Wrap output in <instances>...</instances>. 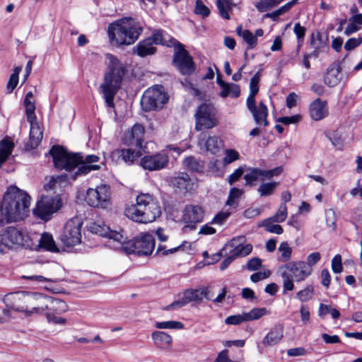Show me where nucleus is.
Masks as SVG:
<instances>
[{"instance_id": "1", "label": "nucleus", "mask_w": 362, "mask_h": 362, "mask_svg": "<svg viewBox=\"0 0 362 362\" xmlns=\"http://www.w3.org/2000/svg\"><path fill=\"white\" fill-rule=\"evenodd\" d=\"M56 168L71 172L77 168V170L72 175L73 179L86 175L93 170H99L100 164H95L100 160L96 155L83 156L81 153H69L61 146H54L49 151Z\"/></svg>"}, {"instance_id": "2", "label": "nucleus", "mask_w": 362, "mask_h": 362, "mask_svg": "<svg viewBox=\"0 0 362 362\" xmlns=\"http://www.w3.org/2000/svg\"><path fill=\"white\" fill-rule=\"evenodd\" d=\"M25 302L34 305L31 310L21 306L16 308V310L24 313L27 316H30L34 313H45L48 322L54 325L66 324V320L58 316L68 310V305L65 301L40 293H32L28 295Z\"/></svg>"}, {"instance_id": "3", "label": "nucleus", "mask_w": 362, "mask_h": 362, "mask_svg": "<svg viewBox=\"0 0 362 362\" xmlns=\"http://www.w3.org/2000/svg\"><path fill=\"white\" fill-rule=\"evenodd\" d=\"M30 204V197L27 192L16 186H9L2 201V213L8 222H16L28 215Z\"/></svg>"}, {"instance_id": "4", "label": "nucleus", "mask_w": 362, "mask_h": 362, "mask_svg": "<svg viewBox=\"0 0 362 362\" xmlns=\"http://www.w3.org/2000/svg\"><path fill=\"white\" fill-rule=\"evenodd\" d=\"M107 70L100 88L104 95L107 105L114 107V98L120 89L124 76L127 72L126 65L112 54H107Z\"/></svg>"}, {"instance_id": "5", "label": "nucleus", "mask_w": 362, "mask_h": 362, "mask_svg": "<svg viewBox=\"0 0 362 362\" xmlns=\"http://www.w3.org/2000/svg\"><path fill=\"white\" fill-rule=\"evenodd\" d=\"M124 214L134 222L148 223L154 221L160 216L161 209L151 194L141 193L136 196L135 204L125 207Z\"/></svg>"}, {"instance_id": "6", "label": "nucleus", "mask_w": 362, "mask_h": 362, "mask_svg": "<svg viewBox=\"0 0 362 362\" xmlns=\"http://www.w3.org/2000/svg\"><path fill=\"white\" fill-rule=\"evenodd\" d=\"M110 40L117 45L134 43L143 32L141 23L133 18H123L108 25Z\"/></svg>"}, {"instance_id": "7", "label": "nucleus", "mask_w": 362, "mask_h": 362, "mask_svg": "<svg viewBox=\"0 0 362 362\" xmlns=\"http://www.w3.org/2000/svg\"><path fill=\"white\" fill-rule=\"evenodd\" d=\"M278 272L283 278V292L285 293L294 289L293 281H302L310 276L313 269L304 261H296L279 267Z\"/></svg>"}, {"instance_id": "8", "label": "nucleus", "mask_w": 362, "mask_h": 362, "mask_svg": "<svg viewBox=\"0 0 362 362\" xmlns=\"http://www.w3.org/2000/svg\"><path fill=\"white\" fill-rule=\"evenodd\" d=\"M260 80L259 72H257L250 79V94L246 100V105L249 111L252 113L255 123L257 125L263 124L267 127L269 122L267 119L268 108L262 102L259 103L258 106L255 103V96L259 92V82Z\"/></svg>"}, {"instance_id": "9", "label": "nucleus", "mask_w": 362, "mask_h": 362, "mask_svg": "<svg viewBox=\"0 0 362 362\" xmlns=\"http://www.w3.org/2000/svg\"><path fill=\"white\" fill-rule=\"evenodd\" d=\"M168 101V95L162 86L148 88L141 99V106L144 111H158L161 110Z\"/></svg>"}, {"instance_id": "10", "label": "nucleus", "mask_w": 362, "mask_h": 362, "mask_svg": "<svg viewBox=\"0 0 362 362\" xmlns=\"http://www.w3.org/2000/svg\"><path fill=\"white\" fill-rule=\"evenodd\" d=\"M155 247V239L151 234H141L127 242L124 246L125 253L134 254L138 256L150 255Z\"/></svg>"}, {"instance_id": "11", "label": "nucleus", "mask_w": 362, "mask_h": 362, "mask_svg": "<svg viewBox=\"0 0 362 362\" xmlns=\"http://www.w3.org/2000/svg\"><path fill=\"white\" fill-rule=\"evenodd\" d=\"M61 206L62 199L59 194L55 196L42 195L33 209V214L40 219L47 221Z\"/></svg>"}, {"instance_id": "12", "label": "nucleus", "mask_w": 362, "mask_h": 362, "mask_svg": "<svg viewBox=\"0 0 362 362\" xmlns=\"http://www.w3.org/2000/svg\"><path fill=\"white\" fill-rule=\"evenodd\" d=\"M110 188L107 185H100L95 188H88L85 201L94 208L107 209L110 205Z\"/></svg>"}, {"instance_id": "13", "label": "nucleus", "mask_w": 362, "mask_h": 362, "mask_svg": "<svg viewBox=\"0 0 362 362\" xmlns=\"http://www.w3.org/2000/svg\"><path fill=\"white\" fill-rule=\"evenodd\" d=\"M195 129L198 132L212 129L217 124L216 110L213 105L204 103L197 108Z\"/></svg>"}, {"instance_id": "14", "label": "nucleus", "mask_w": 362, "mask_h": 362, "mask_svg": "<svg viewBox=\"0 0 362 362\" xmlns=\"http://www.w3.org/2000/svg\"><path fill=\"white\" fill-rule=\"evenodd\" d=\"M30 242L28 235L15 227H8L4 233L0 234V246L4 245L8 248L18 246L25 248L30 247Z\"/></svg>"}, {"instance_id": "15", "label": "nucleus", "mask_w": 362, "mask_h": 362, "mask_svg": "<svg viewBox=\"0 0 362 362\" xmlns=\"http://www.w3.org/2000/svg\"><path fill=\"white\" fill-rule=\"evenodd\" d=\"M245 242V237L240 235L233 238L226 247L230 246L233 248L229 256L225 258L220 264V269L225 270L228 265L236 258L248 255L252 250V246L250 244L243 245Z\"/></svg>"}, {"instance_id": "16", "label": "nucleus", "mask_w": 362, "mask_h": 362, "mask_svg": "<svg viewBox=\"0 0 362 362\" xmlns=\"http://www.w3.org/2000/svg\"><path fill=\"white\" fill-rule=\"evenodd\" d=\"M203 298L211 300V294L209 287L199 289H187L183 293V296L167 305L164 310H169L182 308L190 302L201 303Z\"/></svg>"}, {"instance_id": "17", "label": "nucleus", "mask_w": 362, "mask_h": 362, "mask_svg": "<svg viewBox=\"0 0 362 362\" xmlns=\"http://www.w3.org/2000/svg\"><path fill=\"white\" fill-rule=\"evenodd\" d=\"M83 223L77 218L68 221L61 237L63 243L67 247L74 246L81 243V228Z\"/></svg>"}, {"instance_id": "18", "label": "nucleus", "mask_w": 362, "mask_h": 362, "mask_svg": "<svg viewBox=\"0 0 362 362\" xmlns=\"http://www.w3.org/2000/svg\"><path fill=\"white\" fill-rule=\"evenodd\" d=\"M180 49L175 52L173 64L182 75H190L195 70V65L189 52L180 45Z\"/></svg>"}, {"instance_id": "19", "label": "nucleus", "mask_w": 362, "mask_h": 362, "mask_svg": "<svg viewBox=\"0 0 362 362\" xmlns=\"http://www.w3.org/2000/svg\"><path fill=\"white\" fill-rule=\"evenodd\" d=\"M168 155L165 151L153 155H147L141 158L140 164L142 168L149 171L160 170L168 165Z\"/></svg>"}, {"instance_id": "20", "label": "nucleus", "mask_w": 362, "mask_h": 362, "mask_svg": "<svg viewBox=\"0 0 362 362\" xmlns=\"http://www.w3.org/2000/svg\"><path fill=\"white\" fill-rule=\"evenodd\" d=\"M204 216V212L201 206L193 204L187 205L183 211L182 219L188 224L184 226L183 230L185 231L187 228L190 230H195L196 223L202 221Z\"/></svg>"}, {"instance_id": "21", "label": "nucleus", "mask_w": 362, "mask_h": 362, "mask_svg": "<svg viewBox=\"0 0 362 362\" xmlns=\"http://www.w3.org/2000/svg\"><path fill=\"white\" fill-rule=\"evenodd\" d=\"M145 128L141 124H135L131 130L125 132L123 136V142L127 146H134L138 148H142Z\"/></svg>"}, {"instance_id": "22", "label": "nucleus", "mask_w": 362, "mask_h": 362, "mask_svg": "<svg viewBox=\"0 0 362 362\" xmlns=\"http://www.w3.org/2000/svg\"><path fill=\"white\" fill-rule=\"evenodd\" d=\"M198 144L200 147H204L206 151L216 154L221 147L222 141L217 136H209L204 132L199 136Z\"/></svg>"}, {"instance_id": "23", "label": "nucleus", "mask_w": 362, "mask_h": 362, "mask_svg": "<svg viewBox=\"0 0 362 362\" xmlns=\"http://www.w3.org/2000/svg\"><path fill=\"white\" fill-rule=\"evenodd\" d=\"M139 156V151H136L132 148H117L111 153V158L115 162L123 161L128 165L132 164Z\"/></svg>"}, {"instance_id": "24", "label": "nucleus", "mask_w": 362, "mask_h": 362, "mask_svg": "<svg viewBox=\"0 0 362 362\" xmlns=\"http://www.w3.org/2000/svg\"><path fill=\"white\" fill-rule=\"evenodd\" d=\"M29 123L30 124L29 141L25 146L28 151L36 148L41 143L43 136V132L38 123L35 121Z\"/></svg>"}, {"instance_id": "25", "label": "nucleus", "mask_w": 362, "mask_h": 362, "mask_svg": "<svg viewBox=\"0 0 362 362\" xmlns=\"http://www.w3.org/2000/svg\"><path fill=\"white\" fill-rule=\"evenodd\" d=\"M170 184L182 192L191 190L192 187L191 179L186 173H179L177 175L171 177Z\"/></svg>"}, {"instance_id": "26", "label": "nucleus", "mask_w": 362, "mask_h": 362, "mask_svg": "<svg viewBox=\"0 0 362 362\" xmlns=\"http://www.w3.org/2000/svg\"><path fill=\"white\" fill-rule=\"evenodd\" d=\"M283 336L284 327L281 325H276L264 337L262 344L264 346L276 345L281 340Z\"/></svg>"}, {"instance_id": "27", "label": "nucleus", "mask_w": 362, "mask_h": 362, "mask_svg": "<svg viewBox=\"0 0 362 362\" xmlns=\"http://www.w3.org/2000/svg\"><path fill=\"white\" fill-rule=\"evenodd\" d=\"M151 338L155 346L160 349L165 350L172 346L173 338L165 332L154 331L151 333Z\"/></svg>"}, {"instance_id": "28", "label": "nucleus", "mask_w": 362, "mask_h": 362, "mask_svg": "<svg viewBox=\"0 0 362 362\" xmlns=\"http://www.w3.org/2000/svg\"><path fill=\"white\" fill-rule=\"evenodd\" d=\"M310 115L313 119L318 121L327 115V102L316 99L310 105Z\"/></svg>"}, {"instance_id": "29", "label": "nucleus", "mask_w": 362, "mask_h": 362, "mask_svg": "<svg viewBox=\"0 0 362 362\" xmlns=\"http://www.w3.org/2000/svg\"><path fill=\"white\" fill-rule=\"evenodd\" d=\"M156 50V47L153 46L150 39L148 38L139 42L133 49L134 53L141 57L152 55Z\"/></svg>"}, {"instance_id": "30", "label": "nucleus", "mask_w": 362, "mask_h": 362, "mask_svg": "<svg viewBox=\"0 0 362 362\" xmlns=\"http://www.w3.org/2000/svg\"><path fill=\"white\" fill-rule=\"evenodd\" d=\"M339 74V66H332L328 68L324 76V83L329 87H334L337 86L341 80Z\"/></svg>"}, {"instance_id": "31", "label": "nucleus", "mask_w": 362, "mask_h": 362, "mask_svg": "<svg viewBox=\"0 0 362 362\" xmlns=\"http://www.w3.org/2000/svg\"><path fill=\"white\" fill-rule=\"evenodd\" d=\"M39 246L45 250L50 252H57L58 248L52 235L43 233L39 240Z\"/></svg>"}, {"instance_id": "32", "label": "nucleus", "mask_w": 362, "mask_h": 362, "mask_svg": "<svg viewBox=\"0 0 362 362\" xmlns=\"http://www.w3.org/2000/svg\"><path fill=\"white\" fill-rule=\"evenodd\" d=\"M216 6L218 8L220 16L226 19H230L228 11L232 10L235 6L233 0H216Z\"/></svg>"}, {"instance_id": "33", "label": "nucleus", "mask_w": 362, "mask_h": 362, "mask_svg": "<svg viewBox=\"0 0 362 362\" xmlns=\"http://www.w3.org/2000/svg\"><path fill=\"white\" fill-rule=\"evenodd\" d=\"M183 163L186 168L192 172L201 173L204 170V164L194 156L186 158Z\"/></svg>"}, {"instance_id": "34", "label": "nucleus", "mask_w": 362, "mask_h": 362, "mask_svg": "<svg viewBox=\"0 0 362 362\" xmlns=\"http://www.w3.org/2000/svg\"><path fill=\"white\" fill-rule=\"evenodd\" d=\"M278 185L277 182L262 183L259 186L257 192L261 197H268L274 193Z\"/></svg>"}, {"instance_id": "35", "label": "nucleus", "mask_w": 362, "mask_h": 362, "mask_svg": "<svg viewBox=\"0 0 362 362\" xmlns=\"http://www.w3.org/2000/svg\"><path fill=\"white\" fill-rule=\"evenodd\" d=\"M247 173L244 175L247 185H252L253 182L261 177V169L257 168H248Z\"/></svg>"}, {"instance_id": "36", "label": "nucleus", "mask_w": 362, "mask_h": 362, "mask_svg": "<svg viewBox=\"0 0 362 362\" xmlns=\"http://www.w3.org/2000/svg\"><path fill=\"white\" fill-rule=\"evenodd\" d=\"M107 238L109 239V243L111 241L117 243L118 245H122L124 250V246L127 243V238L121 232L109 230Z\"/></svg>"}, {"instance_id": "37", "label": "nucleus", "mask_w": 362, "mask_h": 362, "mask_svg": "<svg viewBox=\"0 0 362 362\" xmlns=\"http://www.w3.org/2000/svg\"><path fill=\"white\" fill-rule=\"evenodd\" d=\"M243 194V191L236 187H233L230 190L226 205L235 208L238 206V199Z\"/></svg>"}, {"instance_id": "38", "label": "nucleus", "mask_w": 362, "mask_h": 362, "mask_svg": "<svg viewBox=\"0 0 362 362\" xmlns=\"http://www.w3.org/2000/svg\"><path fill=\"white\" fill-rule=\"evenodd\" d=\"M110 228L104 224L98 223H91L88 226V230L93 233L103 237H107Z\"/></svg>"}, {"instance_id": "39", "label": "nucleus", "mask_w": 362, "mask_h": 362, "mask_svg": "<svg viewBox=\"0 0 362 362\" xmlns=\"http://www.w3.org/2000/svg\"><path fill=\"white\" fill-rule=\"evenodd\" d=\"M167 34L163 30H155L151 37H148L150 39L151 42L153 45H164L167 42L166 39Z\"/></svg>"}, {"instance_id": "40", "label": "nucleus", "mask_w": 362, "mask_h": 362, "mask_svg": "<svg viewBox=\"0 0 362 362\" xmlns=\"http://www.w3.org/2000/svg\"><path fill=\"white\" fill-rule=\"evenodd\" d=\"M155 327L157 329H181L184 328V325L181 322L178 321H165V322H157L155 324Z\"/></svg>"}, {"instance_id": "41", "label": "nucleus", "mask_w": 362, "mask_h": 362, "mask_svg": "<svg viewBox=\"0 0 362 362\" xmlns=\"http://www.w3.org/2000/svg\"><path fill=\"white\" fill-rule=\"evenodd\" d=\"M279 251L281 252V257L279 259V261L287 262L291 259L292 249L289 247L288 243H281L279 247Z\"/></svg>"}, {"instance_id": "42", "label": "nucleus", "mask_w": 362, "mask_h": 362, "mask_svg": "<svg viewBox=\"0 0 362 362\" xmlns=\"http://www.w3.org/2000/svg\"><path fill=\"white\" fill-rule=\"evenodd\" d=\"M274 221L272 218L265 219L263 221V226L267 232L275 233V234H282L284 232L283 228L279 224H274Z\"/></svg>"}, {"instance_id": "43", "label": "nucleus", "mask_w": 362, "mask_h": 362, "mask_svg": "<svg viewBox=\"0 0 362 362\" xmlns=\"http://www.w3.org/2000/svg\"><path fill=\"white\" fill-rule=\"evenodd\" d=\"M267 313V310L265 308H255L249 313H245L247 321L258 320Z\"/></svg>"}, {"instance_id": "44", "label": "nucleus", "mask_w": 362, "mask_h": 362, "mask_svg": "<svg viewBox=\"0 0 362 362\" xmlns=\"http://www.w3.org/2000/svg\"><path fill=\"white\" fill-rule=\"evenodd\" d=\"M21 71V68L17 66L13 69V74L10 76L9 80L6 86V88L8 93L13 92V90L17 86L18 83V75Z\"/></svg>"}, {"instance_id": "45", "label": "nucleus", "mask_w": 362, "mask_h": 362, "mask_svg": "<svg viewBox=\"0 0 362 362\" xmlns=\"http://www.w3.org/2000/svg\"><path fill=\"white\" fill-rule=\"evenodd\" d=\"M282 2L281 0H260L255 4V7L259 12H264L270 8H273Z\"/></svg>"}, {"instance_id": "46", "label": "nucleus", "mask_w": 362, "mask_h": 362, "mask_svg": "<svg viewBox=\"0 0 362 362\" xmlns=\"http://www.w3.org/2000/svg\"><path fill=\"white\" fill-rule=\"evenodd\" d=\"M242 37L247 44V49H253L257 44V38L249 30H244L242 33Z\"/></svg>"}, {"instance_id": "47", "label": "nucleus", "mask_w": 362, "mask_h": 362, "mask_svg": "<svg viewBox=\"0 0 362 362\" xmlns=\"http://www.w3.org/2000/svg\"><path fill=\"white\" fill-rule=\"evenodd\" d=\"M314 294L313 287L310 285L296 293V298L301 302L308 301L311 299Z\"/></svg>"}, {"instance_id": "48", "label": "nucleus", "mask_w": 362, "mask_h": 362, "mask_svg": "<svg viewBox=\"0 0 362 362\" xmlns=\"http://www.w3.org/2000/svg\"><path fill=\"white\" fill-rule=\"evenodd\" d=\"M14 144L8 139H4L0 142V154L4 157H8L11 154Z\"/></svg>"}, {"instance_id": "49", "label": "nucleus", "mask_w": 362, "mask_h": 362, "mask_svg": "<svg viewBox=\"0 0 362 362\" xmlns=\"http://www.w3.org/2000/svg\"><path fill=\"white\" fill-rule=\"evenodd\" d=\"M287 217V206L285 204H281L277 212L270 218L274 222L281 223L285 221Z\"/></svg>"}, {"instance_id": "50", "label": "nucleus", "mask_w": 362, "mask_h": 362, "mask_svg": "<svg viewBox=\"0 0 362 362\" xmlns=\"http://www.w3.org/2000/svg\"><path fill=\"white\" fill-rule=\"evenodd\" d=\"M24 105L25 107V115L27 117V121L28 122H32V121L36 120V115L35 114V105L34 102H24Z\"/></svg>"}, {"instance_id": "51", "label": "nucleus", "mask_w": 362, "mask_h": 362, "mask_svg": "<svg viewBox=\"0 0 362 362\" xmlns=\"http://www.w3.org/2000/svg\"><path fill=\"white\" fill-rule=\"evenodd\" d=\"M194 13L205 18L209 16L210 10L201 0H197L194 7Z\"/></svg>"}, {"instance_id": "52", "label": "nucleus", "mask_w": 362, "mask_h": 362, "mask_svg": "<svg viewBox=\"0 0 362 362\" xmlns=\"http://www.w3.org/2000/svg\"><path fill=\"white\" fill-rule=\"evenodd\" d=\"M243 322H247L245 313L239 315H230L226 318V325H239Z\"/></svg>"}, {"instance_id": "53", "label": "nucleus", "mask_w": 362, "mask_h": 362, "mask_svg": "<svg viewBox=\"0 0 362 362\" xmlns=\"http://www.w3.org/2000/svg\"><path fill=\"white\" fill-rule=\"evenodd\" d=\"M182 247V245H179L177 247H173V248H170V249H167L165 245H158L156 254V255H160V254L163 256H166V255H170V254H173V253L177 252L178 250H180V248Z\"/></svg>"}, {"instance_id": "54", "label": "nucleus", "mask_w": 362, "mask_h": 362, "mask_svg": "<svg viewBox=\"0 0 362 362\" xmlns=\"http://www.w3.org/2000/svg\"><path fill=\"white\" fill-rule=\"evenodd\" d=\"M362 44V37L359 36L357 38L351 37L349 38L344 45V49L346 51H351L356 47H358L360 45Z\"/></svg>"}, {"instance_id": "55", "label": "nucleus", "mask_w": 362, "mask_h": 362, "mask_svg": "<svg viewBox=\"0 0 362 362\" xmlns=\"http://www.w3.org/2000/svg\"><path fill=\"white\" fill-rule=\"evenodd\" d=\"M282 171V168L281 167H277L272 170H261V180H264V178L271 179L274 176H277L281 174Z\"/></svg>"}, {"instance_id": "56", "label": "nucleus", "mask_w": 362, "mask_h": 362, "mask_svg": "<svg viewBox=\"0 0 362 362\" xmlns=\"http://www.w3.org/2000/svg\"><path fill=\"white\" fill-rule=\"evenodd\" d=\"M240 155L238 151L234 149H227L226 150V155L223 158V161L225 163L229 164L233 163L235 160L239 159Z\"/></svg>"}, {"instance_id": "57", "label": "nucleus", "mask_w": 362, "mask_h": 362, "mask_svg": "<svg viewBox=\"0 0 362 362\" xmlns=\"http://www.w3.org/2000/svg\"><path fill=\"white\" fill-rule=\"evenodd\" d=\"M332 269L336 274L341 272L343 267L341 264V257L340 255H336L333 257L332 260Z\"/></svg>"}, {"instance_id": "58", "label": "nucleus", "mask_w": 362, "mask_h": 362, "mask_svg": "<svg viewBox=\"0 0 362 362\" xmlns=\"http://www.w3.org/2000/svg\"><path fill=\"white\" fill-rule=\"evenodd\" d=\"M262 266V260L258 257L250 259L247 264V267L250 271H256Z\"/></svg>"}, {"instance_id": "59", "label": "nucleus", "mask_w": 362, "mask_h": 362, "mask_svg": "<svg viewBox=\"0 0 362 362\" xmlns=\"http://www.w3.org/2000/svg\"><path fill=\"white\" fill-rule=\"evenodd\" d=\"M320 258L321 255L320 252H313L307 257L305 264L309 265L310 269H312V267L317 264L320 261Z\"/></svg>"}, {"instance_id": "60", "label": "nucleus", "mask_w": 362, "mask_h": 362, "mask_svg": "<svg viewBox=\"0 0 362 362\" xmlns=\"http://www.w3.org/2000/svg\"><path fill=\"white\" fill-rule=\"evenodd\" d=\"M230 213L228 211L226 212H219L217 214L211 221V223L213 224H222L230 216Z\"/></svg>"}, {"instance_id": "61", "label": "nucleus", "mask_w": 362, "mask_h": 362, "mask_svg": "<svg viewBox=\"0 0 362 362\" xmlns=\"http://www.w3.org/2000/svg\"><path fill=\"white\" fill-rule=\"evenodd\" d=\"M269 275V271L257 272L250 276V280L254 283H257L261 280L268 278Z\"/></svg>"}, {"instance_id": "62", "label": "nucleus", "mask_w": 362, "mask_h": 362, "mask_svg": "<svg viewBox=\"0 0 362 362\" xmlns=\"http://www.w3.org/2000/svg\"><path fill=\"white\" fill-rule=\"evenodd\" d=\"M300 119V117L298 115H293L291 117H279L277 121L281 122L285 125H288L290 124H295L298 122Z\"/></svg>"}, {"instance_id": "63", "label": "nucleus", "mask_w": 362, "mask_h": 362, "mask_svg": "<svg viewBox=\"0 0 362 362\" xmlns=\"http://www.w3.org/2000/svg\"><path fill=\"white\" fill-rule=\"evenodd\" d=\"M306 29L305 27L300 25L299 23H296L293 28V32L295 33L298 41L303 40L305 35Z\"/></svg>"}, {"instance_id": "64", "label": "nucleus", "mask_w": 362, "mask_h": 362, "mask_svg": "<svg viewBox=\"0 0 362 362\" xmlns=\"http://www.w3.org/2000/svg\"><path fill=\"white\" fill-rule=\"evenodd\" d=\"M301 321L304 325L310 322V311L308 306L302 305L300 309Z\"/></svg>"}]
</instances>
